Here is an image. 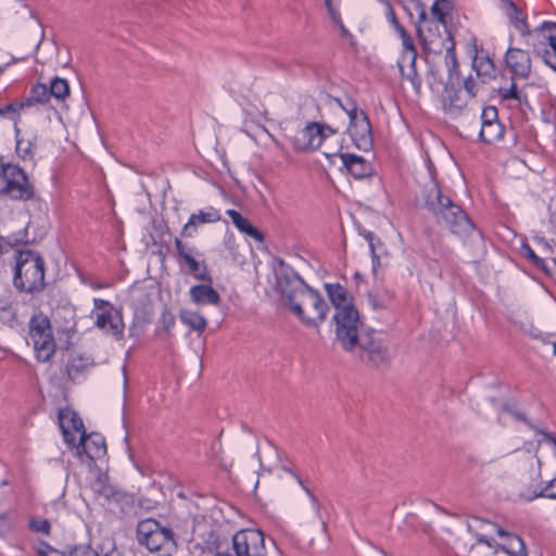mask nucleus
Masks as SVG:
<instances>
[{
	"mask_svg": "<svg viewBox=\"0 0 556 556\" xmlns=\"http://www.w3.org/2000/svg\"><path fill=\"white\" fill-rule=\"evenodd\" d=\"M276 288L288 308L307 327L317 328L325 321L329 306L321 294L282 258L276 260Z\"/></svg>",
	"mask_w": 556,
	"mask_h": 556,
	"instance_id": "f257e3e1",
	"label": "nucleus"
},
{
	"mask_svg": "<svg viewBox=\"0 0 556 556\" xmlns=\"http://www.w3.org/2000/svg\"><path fill=\"white\" fill-rule=\"evenodd\" d=\"M420 201L421 206L429 212L435 223L448 228L452 233L465 236L475 229L467 213L442 192L435 180L432 179L424 187Z\"/></svg>",
	"mask_w": 556,
	"mask_h": 556,
	"instance_id": "f03ea898",
	"label": "nucleus"
},
{
	"mask_svg": "<svg viewBox=\"0 0 556 556\" xmlns=\"http://www.w3.org/2000/svg\"><path fill=\"white\" fill-rule=\"evenodd\" d=\"M13 285L18 291L30 294L45 289V261L38 252L33 250L15 251Z\"/></svg>",
	"mask_w": 556,
	"mask_h": 556,
	"instance_id": "7ed1b4c3",
	"label": "nucleus"
},
{
	"mask_svg": "<svg viewBox=\"0 0 556 556\" xmlns=\"http://www.w3.org/2000/svg\"><path fill=\"white\" fill-rule=\"evenodd\" d=\"M136 539L139 545L160 556H172L177 549L175 533L170 527L162 526L153 518L141 520L137 525Z\"/></svg>",
	"mask_w": 556,
	"mask_h": 556,
	"instance_id": "20e7f679",
	"label": "nucleus"
},
{
	"mask_svg": "<svg viewBox=\"0 0 556 556\" xmlns=\"http://www.w3.org/2000/svg\"><path fill=\"white\" fill-rule=\"evenodd\" d=\"M336 339L345 352L355 350L358 334L364 330L358 311L354 306H345L333 315Z\"/></svg>",
	"mask_w": 556,
	"mask_h": 556,
	"instance_id": "39448f33",
	"label": "nucleus"
},
{
	"mask_svg": "<svg viewBox=\"0 0 556 556\" xmlns=\"http://www.w3.org/2000/svg\"><path fill=\"white\" fill-rule=\"evenodd\" d=\"M29 337L33 340L37 359L48 362L55 353V341L50 319L45 314L31 316Z\"/></svg>",
	"mask_w": 556,
	"mask_h": 556,
	"instance_id": "423d86ee",
	"label": "nucleus"
},
{
	"mask_svg": "<svg viewBox=\"0 0 556 556\" xmlns=\"http://www.w3.org/2000/svg\"><path fill=\"white\" fill-rule=\"evenodd\" d=\"M346 114L349 116L348 131L354 146L362 151H369L374 140L368 115L365 111L358 110L355 101L350 98L346 99Z\"/></svg>",
	"mask_w": 556,
	"mask_h": 556,
	"instance_id": "0eeeda50",
	"label": "nucleus"
},
{
	"mask_svg": "<svg viewBox=\"0 0 556 556\" xmlns=\"http://www.w3.org/2000/svg\"><path fill=\"white\" fill-rule=\"evenodd\" d=\"M362 362L372 366L388 363L389 352L374 329H364L357 337L353 351Z\"/></svg>",
	"mask_w": 556,
	"mask_h": 556,
	"instance_id": "6e6552de",
	"label": "nucleus"
},
{
	"mask_svg": "<svg viewBox=\"0 0 556 556\" xmlns=\"http://www.w3.org/2000/svg\"><path fill=\"white\" fill-rule=\"evenodd\" d=\"M238 556H266L265 538L262 531L245 529L235 534Z\"/></svg>",
	"mask_w": 556,
	"mask_h": 556,
	"instance_id": "1a4fd4ad",
	"label": "nucleus"
},
{
	"mask_svg": "<svg viewBox=\"0 0 556 556\" xmlns=\"http://www.w3.org/2000/svg\"><path fill=\"white\" fill-rule=\"evenodd\" d=\"M3 194L13 200L27 201L33 199L35 190L25 172L17 165L13 166L12 175L9 177L8 187Z\"/></svg>",
	"mask_w": 556,
	"mask_h": 556,
	"instance_id": "9d476101",
	"label": "nucleus"
},
{
	"mask_svg": "<svg viewBox=\"0 0 556 556\" xmlns=\"http://www.w3.org/2000/svg\"><path fill=\"white\" fill-rule=\"evenodd\" d=\"M325 128H328L327 124L318 122L308 123L302 129L300 136L295 138V148L302 151H314L318 149L327 138Z\"/></svg>",
	"mask_w": 556,
	"mask_h": 556,
	"instance_id": "9b49d317",
	"label": "nucleus"
},
{
	"mask_svg": "<svg viewBox=\"0 0 556 556\" xmlns=\"http://www.w3.org/2000/svg\"><path fill=\"white\" fill-rule=\"evenodd\" d=\"M94 325L117 341L124 338L125 325L121 309L97 313Z\"/></svg>",
	"mask_w": 556,
	"mask_h": 556,
	"instance_id": "f8f14e48",
	"label": "nucleus"
},
{
	"mask_svg": "<svg viewBox=\"0 0 556 556\" xmlns=\"http://www.w3.org/2000/svg\"><path fill=\"white\" fill-rule=\"evenodd\" d=\"M483 523L492 528L503 539L498 546L504 553L509 556H527L526 545L520 536L507 532L496 523L490 521H484Z\"/></svg>",
	"mask_w": 556,
	"mask_h": 556,
	"instance_id": "ddd939ff",
	"label": "nucleus"
},
{
	"mask_svg": "<svg viewBox=\"0 0 556 556\" xmlns=\"http://www.w3.org/2000/svg\"><path fill=\"white\" fill-rule=\"evenodd\" d=\"M77 450L78 453H85L91 460L99 459L106 454L105 440L100 433L87 434L86 431H83Z\"/></svg>",
	"mask_w": 556,
	"mask_h": 556,
	"instance_id": "4468645a",
	"label": "nucleus"
},
{
	"mask_svg": "<svg viewBox=\"0 0 556 556\" xmlns=\"http://www.w3.org/2000/svg\"><path fill=\"white\" fill-rule=\"evenodd\" d=\"M505 63L511 73L521 78H527L531 72V59L527 51L518 48H508L505 53Z\"/></svg>",
	"mask_w": 556,
	"mask_h": 556,
	"instance_id": "2eb2a0df",
	"label": "nucleus"
},
{
	"mask_svg": "<svg viewBox=\"0 0 556 556\" xmlns=\"http://www.w3.org/2000/svg\"><path fill=\"white\" fill-rule=\"evenodd\" d=\"M220 219L219 211L213 206L206 210H200L198 213L190 215L188 222L181 229L180 236L191 238L197 233V228L201 224L216 223Z\"/></svg>",
	"mask_w": 556,
	"mask_h": 556,
	"instance_id": "dca6fc26",
	"label": "nucleus"
},
{
	"mask_svg": "<svg viewBox=\"0 0 556 556\" xmlns=\"http://www.w3.org/2000/svg\"><path fill=\"white\" fill-rule=\"evenodd\" d=\"M175 248L177 252V256L179 260H182L188 268L190 274L198 280H202L207 283H212V277L208 274L207 266L205 262H199L194 256L186 254L182 250V240L180 238H175Z\"/></svg>",
	"mask_w": 556,
	"mask_h": 556,
	"instance_id": "f3484780",
	"label": "nucleus"
},
{
	"mask_svg": "<svg viewBox=\"0 0 556 556\" xmlns=\"http://www.w3.org/2000/svg\"><path fill=\"white\" fill-rule=\"evenodd\" d=\"M343 167L356 179L369 177L372 173V166L363 156L352 153H339Z\"/></svg>",
	"mask_w": 556,
	"mask_h": 556,
	"instance_id": "a211bd4d",
	"label": "nucleus"
},
{
	"mask_svg": "<svg viewBox=\"0 0 556 556\" xmlns=\"http://www.w3.org/2000/svg\"><path fill=\"white\" fill-rule=\"evenodd\" d=\"M416 60L417 56H414V54L401 55L397 61V66L402 78L409 81L415 92L419 94L421 90L422 79L417 73Z\"/></svg>",
	"mask_w": 556,
	"mask_h": 556,
	"instance_id": "6ab92c4d",
	"label": "nucleus"
},
{
	"mask_svg": "<svg viewBox=\"0 0 556 556\" xmlns=\"http://www.w3.org/2000/svg\"><path fill=\"white\" fill-rule=\"evenodd\" d=\"M212 283L195 285L190 288L189 295L193 303L198 305H218L220 295L212 288Z\"/></svg>",
	"mask_w": 556,
	"mask_h": 556,
	"instance_id": "aec40b11",
	"label": "nucleus"
},
{
	"mask_svg": "<svg viewBox=\"0 0 556 556\" xmlns=\"http://www.w3.org/2000/svg\"><path fill=\"white\" fill-rule=\"evenodd\" d=\"M444 91L446 93L443 102L445 113L454 117L459 115L466 108L467 100L460 97V90L455 87L454 83H447L445 85Z\"/></svg>",
	"mask_w": 556,
	"mask_h": 556,
	"instance_id": "412c9836",
	"label": "nucleus"
},
{
	"mask_svg": "<svg viewBox=\"0 0 556 556\" xmlns=\"http://www.w3.org/2000/svg\"><path fill=\"white\" fill-rule=\"evenodd\" d=\"M502 9L509 20V23L522 35H529L530 29L527 18L522 16L520 9L513 0H502Z\"/></svg>",
	"mask_w": 556,
	"mask_h": 556,
	"instance_id": "4be33fe9",
	"label": "nucleus"
},
{
	"mask_svg": "<svg viewBox=\"0 0 556 556\" xmlns=\"http://www.w3.org/2000/svg\"><path fill=\"white\" fill-rule=\"evenodd\" d=\"M226 214L230 217L232 224L243 233L247 236L253 238L257 242H263L265 240L264 233L258 230L256 227H254L250 220L245 217H243L238 211L236 210H227Z\"/></svg>",
	"mask_w": 556,
	"mask_h": 556,
	"instance_id": "5701e85b",
	"label": "nucleus"
},
{
	"mask_svg": "<svg viewBox=\"0 0 556 556\" xmlns=\"http://www.w3.org/2000/svg\"><path fill=\"white\" fill-rule=\"evenodd\" d=\"M325 290L336 312L345 306H354L348 290L340 283H325Z\"/></svg>",
	"mask_w": 556,
	"mask_h": 556,
	"instance_id": "b1692460",
	"label": "nucleus"
},
{
	"mask_svg": "<svg viewBox=\"0 0 556 556\" xmlns=\"http://www.w3.org/2000/svg\"><path fill=\"white\" fill-rule=\"evenodd\" d=\"M59 422L65 438L70 434L71 430L80 433L86 431L83 419L72 409H61L59 413Z\"/></svg>",
	"mask_w": 556,
	"mask_h": 556,
	"instance_id": "393cba45",
	"label": "nucleus"
},
{
	"mask_svg": "<svg viewBox=\"0 0 556 556\" xmlns=\"http://www.w3.org/2000/svg\"><path fill=\"white\" fill-rule=\"evenodd\" d=\"M93 366V359L86 354H72L66 365L68 377L74 380Z\"/></svg>",
	"mask_w": 556,
	"mask_h": 556,
	"instance_id": "a878e982",
	"label": "nucleus"
},
{
	"mask_svg": "<svg viewBox=\"0 0 556 556\" xmlns=\"http://www.w3.org/2000/svg\"><path fill=\"white\" fill-rule=\"evenodd\" d=\"M403 8L407 12L410 18L414 17V13L417 14V20L415 22L417 33L419 37L426 42L427 39L422 37V23L428 22V15L426 11L425 4L420 0H403Z\"/></svg>",
	"mask_w": 556,
	"mask_h": 556,
	"instance_id": "bb28decb",
	"label": "nucleus"
},
{
	"mask_svg": "<svg viewBox=\"0 0 556 556\" xmlns=\"http://www.w3.org/2000/svg\"><path fill=\"white\" fill-rule=\"evenodd\" d=\"M472 66L476 71L477 76L484 84L495 78L496 76L495 65L490 56H485L480 60H478V58L476 56L472 61Z\"/></svg>",
	"mask_w": 556,
	"mask_h": 556,
	"instance_id": "cd10ccee",
	"label": "nucleus"
},
{
	"mask_svg": "<svg viewBox=\"0 0 556 556\" xmlns=\"http://www.w3.org/2000/svg\"><path fill=\"white\" fill-rule=\"evenodd\" d=\"M50 100L49 89L46 84H37L30 88L28 97L20 100L24 108H29L34 104H43Z\"/></svg>",
	"mask_w": 556,
	"mask_h": 556,
	"instance_id": "c85d7f7f",
	"label": "nucleus"
},
{
	"mask_svg": "<svg viewBox=\"0 0 556 556\" xmlns=\"http://www.w3.org/2000/svg\"><path fill=\"white\" fill-rule=\"evenodd\" d=\"M447 39L451 41V46L446 49L445 53V64L447 66L448 72V81L453 83V80H459L460 77V71L455 53V43L452 38V35L448 33Z\"/></svg>",
	"mask_w": 556,
	"mask_h": 556,
	"instance_id": "c756f323",
	"label": "nucleus"
},
{
	"mask_svg": "<svg viewBox=\"0 0 556 556\" xmlns=\"http://www.w3.org/2000/svg\"><path fill=\"white\" fill-rule=\"evenodd\" d=\"M180 321L188 326L191 330L194 331H203L207 325L206 319L200 313L190 311V309H181L179 314Z\"/></svg>",
	"mask_w": 556,
	"mask_h": 556,
	"instance_id": "7c9ffc66",
	"label": "nucleus"
},
{
	"mask_svg": "<svg viewBox=\"0 0 556 556\" xmlns=\"http://www.w3.org/2000/svg\"><path fill=\"white\" fill-rule=\"evenodd\" d=\"M402 529L404 531H421L429 538L433 533L431 525L429 522L421 521L419 517L414 513H409L405 516Z\"/></svg>",
	"mask_w": 556,
	"mask_h": 556,
	"instance_id": "2f4dec72",
	"label": "nucleus"
},
{
	"mask_svg": "<svg viewBox=\"0 0 556 556\" xmlns=\"http://www.w3.org/2000/svg\"><path fill=\"white\" fill-rule=\"evenodd\" d=\"M504 132L505 127L501 122L492 123L490 125H481L479 137L485 143H494L503 138Z\"/></svg>",
	"mask_w": 556,
	"mask_h": 556,
	"instance_id": "473e14b6",
	"label": "nucleus"
},
{
	"mask_svg": "<svg viewBox=\"0 0 556 556\" xmlns=\"http://www.w3.org/2000/svg\"><path fill=\"white\" fill-rule=\"evenodd\" d=\"M16 132V153L24 161H33L35 157V148L37 137L35 136L33 140H24L23 138H18L20 129L15 127Z\"/></svg>",
	"mask_w": 556,
	"mask_h": 556,
	"instance_id": "72a5a7b5",
	"label": "nucleus"
},
{
	"mask_svg": "<svg viewBox=\"0 0 556 556\" xmlns=\"http://www.w3.org/2000/svg\"><path fill=\"white\" fill-rule=\"evenodd\" d=\"M28 232L27 228L20 230L16 233H12L8 237L0 236V252H7L9 248H15L21 244H28L29 240L27 238Z\"/></svg>",
	"mask_w": 556,
	"mask_h": 556,
	"instance_id": "f704fd0d",
	"label": "nucleus"
},
{
	"mask_svg": "<svg viewBox=\"0 0 556 556\" xmlns=\"http://www.w3.org/2000/svg\"><path fill=\"white\" fill-rule=\"evenodd\" d=\"M17 523V513L15 510L0 511V539L8 538L15 529Z\"/></svg>",
	"mask_w": 556,
	"mask_h": 556,
	"instance_id": "c9c22d12",
	"label": "nucleus"
},
{
	"mask_svg": "<svg viewBox=\"0 0 556 556\" xmlns=\"http://www.w3.org/2000/svg\"><path fill=\"white\" fill-rule=\"evenodd\" d=\"M451 10L452 2L450 0H435L430 8L432 18L444 27H446V16Z\"/></svg>",
	"mask_w": 556,
	"mask_h": 556,
	"instance_id": "e433bc0d",
	"label": "nucleus"
},
{
	"mask_svg": "<svg viewBox=\"0 0 556 556\" xmlns=\"http://www.w3.org/2000/svg\"><path fill=\"white\" fill-rule=\"evenodd\" d=\"M50 98H54L59 101L65 100L70 94V86L66 79L54 77L51 79L48 86Z\"/></svg>",
	"mask_w": 556,
	"mask_h": 556,
	"instance_id": "4c0bfd02",
	"label": "nucleus"
},
{
	"mask_svg": "<svg viewBox=\"0 0 556 556\" xmlns=\"http://www.w3.org/2000/svg\"><path fill=\"white\" fill-rule=\"evenodd\" d=\"M521 251L523 253V255L536 267L539 268L540 270H542L543 273H545L546 275H549V267L547 266V264L545 263V261L538 256L535 254V252L532 250V248L527 244V243H523L521 245Z\"/></svg>",
	"mask_w": 556,
	"mask_h": 556,
	"instance_id": "58836bf2",
	"label": "nucleus"
},
{
	"mask_svg": "<svg viewBox=\"0 0 556 556\" xmlns=\"http://www.w3.org/2000/svg\"><path fill=\"white\" fill-rule=\"evenodd\" d=\"M498 96L502 100L513 99L519 104L527 103V94L517 89L516 83H511L509 88H500Z\"/></svg>",
	"mask_w": 556,
	"mask_h": 556,
	"instance_id": "ea45409f",
	"label": "nucleus"
},
{
	"mask_svg": "<svg viewBox=\"0 0 556 556\" xmlns=\"http://www.w3.org/2000/svg\"><path fill=\"white\" fill-rule=\"evenodd\" d=\"M68 556H106L100 555L90 544H76L67 546Z\"/></svg>",
	"mask_w": 556,
	"mask_h": 556,
	"instance_id": "a19ab883",
	"label": "nucleus"
},
{
	"mask_svg": "<svg viewBox=\"0 0 556 556\" xmlns=\"http://www.w3.org/2000/svg\"><path fill=\"white\" fill-rule=\"evenodd\" d=\"M23 110V104L20 101L11 102L0 108V117H7L15 121L18 117L20 111Z\"/></svg>",
	"mask_w": 556,
	"mask_h": 556,
	"instance_id": "79ce46f5",
	"label": "nucleus"
},
{
	"mask_svg": "<svg viewBox=\"0 0 556 556\" xmlns=\"http://www.w3.org/2000/svg\"><path fill=\"white\" fill-rule=\"evenodd\" d=\"M500 406L504 413H507L508 415L513 416L515 419L526 424L530 429L536 430V428L528 420L526 415L523 413H520L517 409H515V407L511 404L504 402V403H501Z\"/></svg>",
	"mask_w": 556,
	"mask_h": 556,
	"instance_id": "37998d69",
	"label": "nucleus"
},
{
	"mask_svg": "<svg viewBox=\"0 0 556 556\" xmlns=\"http://www.w3.org/2000/svg\"><path fill=\"white\" fill-rule=\"evenodd\" d=\"M28 529L35 533L50 535L51 523L48 519H30L28 522Z\"/></svg>",
	"mask_w": 556,
	"mask_h": 556,
	"instance_id": "c03bdc74",
	"label": "nucleus"
},
{
	"mask_svg": "<svg viewBox=\"0 0 556 556\" xmlns=\"http://www.w3.org/2000/svg\"><path fill=\"white\" fill-rule=\"evenodd\" d=\"M36 552L39 556H68L67 548L64 552H61L54 547H52L49 543L45 541H40Z\"/></svg>",
	"mask_w": 556,
	"mask_h": 556,
	"instance_id": "a18cd8bd",
	"label": "nucleus"
},
{
	"mask_svg": "<svg viewBox=\"0 0 556 556\" xmlns=\"http://www.w3.org/2000/svg\"><path fill=\"white\" fill-rule=\"evenodd\" d=\"M286 470L288 472H290L296 479L298 483L301 485V488L308 495V497L311 500V503H312L316 514L319 515V513H320V503L317 500V497L314 495V493L304 484L303 480L301 479V477L296 472H293L292 469H287L286 468Z\"/></svg>",
	"mask_w": 556,
	"mask_h": 556,
	"instance_id": "49530a36",
	"label": "nucleus"
},
{
	"mask_svg": "<svg viewBox=\"0 0 556 556\" xmlns=\"http://www.w3.org/2000/svg\"><path fill=\"white\" fill-rule=\"evenodd\" d=\"M538 497H546L556 500V478L546 483V485L540 491L529 497V501Z\"/></svg>",
	"mask_w": 556,
	"mask_h": 556,
	"instance_id": "de8ad7c7",
	"label": "nucleus"
},
{
	"mask_svg": "<svg viewBox=\"0 0 556 556\" xmlns=\"http://www.w3.org/2000/svg\"><path fill=\"white\" fill-rule=\"evenodd\" d=\"M92 488L96 493L103 496L105 500H111L115 496V490L113 486L105 484L100 478L93 483Z\"/></svg>",
	"mask_w": 556,
	"mask_h": 556,
	"instance_id": "09e8293b",
	"label": "nucleus"
},
{
	"mask_svg": "<svg viewBox=\"0 0 556 556\" xmlns=\"http://www.w3.org/2000/svg\"><path fill=\"white\" fill-rule=\"evenodd\" d=\"M92 488L96 493L103 496L105 500H111L115 496V490L113 486L105 484L100 478L93 483Z\"/></svg>",
	"mask_w": 556,
	"mask_h": 556,
	"instance_id": "8fccbe9b",
	"label": "nucleus"
},
{
	"mask_svg": "<svg viewBox=\"0 0 556 556\" xmlns=\"http://www.w3.org/2000/svg\"><path fill=\"white\" fill-rule=\"evenodd\" d=\"M481 125H490L492 123H498V111L495 106L489 105L482 110L481 113Z\"/></svg>",
	"mask_w": 556,
	"mask_h": 556,
	"instance_id": "3c124183",
	"label": "nucleus"
},
{
	"mask_svg": "<svg viewBox=\"0 0 556 556\" xmlns=\"http://www.w3.org/2000/svg\"><path fill=\"white\" fill-rule=\"evenodd\" d=\"M13 164H0V194H3L7 187L9 177L12 175Z\"/></svg>",
	"mask_w": 556,
	"mask_h": 556,
	"instance_id": "603ef678",
	"label": "nucleus"
},
{
	"mask_svg": "<svg viewBox=\"0 0 556 556\" xmlns=\"http://www.w3.org/2000/svg\"><path fill=\"white\" fill-rule=\"evenodd\" d=\"M387 20L399 35H404L406 29L399 22L395 12L390 3H387Z\"/></svg>",
	"mask_w": 556,
	"mask_h": 556,
	"instance_id": "864d4df0",
	"label": "nucleus"
},
{
	"mask_svg": "<svg viewBox=\"0 0 556 556\" xmlns=\"http://www.w3.org/2000/svg\"><path fill=\"white\" fill-rule=\"evenodd\" d=\"M401 39H402V42H403V52L401 55H406V54H414V56H417V50L414 46V42H413V39L412 37L409 36V34L407 31H405L404 35H400Z\"/></svg>",
	"mask_w": 556,
	"mask_h": 556,
	"instance_id": "5fc2aeb1",
	"label": "nucleus"
},
{
	"mask_svg": "<svg viewBox=\"0 0 556 556\" xmlns=\"http://www.w3.org/2000/svg\"><path fill=\"white\" fill-rule=\"evenodd\" d=\"M368 245L372 261V270L376 271L377 267L380 266V260L377 253V245H382V242L379 238L376 237V240L368 242Z\"/></svg>",
	"mask_w": 556,
	"mask_h": 556,
	"instance_id": "6e6d98bb",
	"label": "nucleus"
},
{
	"mask_svg": "<svg viewBox=\"0 0 556 556\" xmlns=\"http://www.w3.org/2000/svg\"><path fill=\"white\" fill-rule=\"evenodd\" d=\"M160 321L164 330L169 331L175 325V316L168 308L165 307L163 313L161 314Z\"/></svg>",
	"mask_w": 556,
	"mask_h": 556,
	"instance_id": "4d7b16f0",
	"label": "nucleus"
},
{
	"mask_svg": "<svg viewBox=\"0 0 556 556\" xmlns=\"http://www.w3.org/2000/svg\"><path fill=\"white\" fill-rule=\"evenodd\" d=\"M464 89L466 90L469 98H473L477 94V83L472 76H468L464 79Z\"/></svg>",
	"mask_w": 556,
	"mask_h": 556,
	"instance_id": "13d9d810",
	"label": "nucleus"
},
{
	"mask_svg": "<svg viewBox=\"0 0 556 556\" xmlns=\"http://www.w3.org/2000/svg\"><path fill=\"white\" fill-rule=\"evenodd\" d=\"M93 305H94V309L97 311V313H100V312H106V311H114L116 309L112 303H110L109 301L106 300H102V299H94L93 300Z\"/></svg>",
	"mask_w": 556,
	"mask_h": 556,
	"instance_id": "bf43d9fd",
	"label": "nucleus"
},
{
	"mask_svg": "<svg viewBox=\"0 0 556 556\" xmlns=\"http://www.w3.org/2000/svg\"><path fill=\"white\" fill-rule=\"evenodd\" d=\"M324 1H325V5L327 8V11H328L333 24L341 23L342 18L340 16L339 11L334 8L332 0H324Z\"/></svg>",
	"mask_w": 556,
	"mask_h": 556,
	"instance_id": "052dcab7",
	"label": "nucleus"
},
{
	"mask_svg": "<svg viewBox=\"0 0 556 556\" xmlns=\"http://www.w3.org/2000/svg\"><path fill=\"white\" fill-rule=\"evenodd\" d=\"M334 25H337L340 29V35L341 37L348 39L350 41V43L352 46H355L356 42H355V39H354V36L350 33V30L344 26L343 22L341 21V23H334Z\"/></svg>",
	"mask_w": 556,
	"mask_h": 556,
	"instance_id": "680f3d73",
	"label": "nucleus"
},
{
	"mask_svg": "<svg viewBox=\"0 0 556 556\" xmlns=\"http://www.w3.org/2000/svg\"><path fill=\"white\" fill-rule=\"evenodd\" d=\"M215 556H238V551L236 549V544H235V535L232 536V540H231V547L230 548H227L226 551H223V552H217L215 554Z\"/></svg>",
	"mask_w": 556,
	"mask_h": 556,
	"instance_id": "e2e57ef3",
	"label": "nucleus"
},
{
	"mask_svg": "<svg viewBox=\"0 0 556 556\" xmlns=\"http://www.w3.org/2000/svg\"><path fill=\"white\" fill-rule=\"evenodd\" d=\"M544 62L556 72V54H551L549 51H545L543 55Z\"/></svg>",
	"mask_w": 556,
	"mask_h": 556,
	"instance_id": "0e129e2a",
	"label": "nucleus"
},
{
	"mask_svg": "<svg viewBox=\"0 0 556 556\" xmlns=\"http://www.w3.org/2000/svg\"><path fill=\"white\" fill-rule=\"evenodd\" d=\"M477 542L485 544L490 548L493 547L495 544V541L485 534H477Z\"/></svg>",
	"mask_w": 556,
	"mask_h": 556,
	"instance_id": "69168bd1",
	"label": "nucleus"
},
{
	"mask_svg": "<svg viewBox=\"0 0 556 556\" xmlns=\"http://www.w3.org/2000/svg\"><path fill=\"white\" fill-rule=\"evenodd\" d=\"M182 250L186 254H189L191 256H198L200 253L199 251L197 250L195 247L193 245H187L186 243L182 242Z\"/></svg>",
	"mask_w": 556,
	"mask_h": 556,
	"instance_id": "338daca9",
	"label": "nucleus"
},
{
	"mask_svg": "<svg viewBox=\"0 0 556 556\" xmlns=\"http://www.w3.org/2000/svg\"><path fill=\"white\" fill-rule=\"evenodd\" d=\"M548 45L552 48L551 54H556V35L547 36Z\"/></svg>",
	"mask_w": 556,
	"mask_h": 556,
	"instance_id": "774afa93",
	"label": "nucleus"
}]
</instances>
